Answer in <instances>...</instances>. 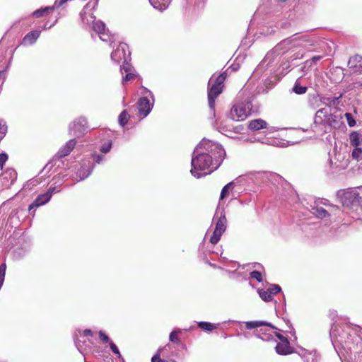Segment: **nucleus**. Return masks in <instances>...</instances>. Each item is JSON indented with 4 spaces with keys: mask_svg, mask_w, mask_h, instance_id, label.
<instances>
[{
    "mask_svg": "<svg viewBox=\"0 0 362 362\" xmlns=\"http://www.w3.org/2000/svg\"><path fill=\"white\" fill-rule=\"evenodd\" d=\"M302 45V40L297 35H294L291 37L284 39L267 54L262 62V65L266 64V66H269L274 61L275 56L283 54L293 47Z\"/></svg>",
    "mask_w": 362,
    "mask_h": 362,
    "instance_id": "3",
    "label": "nucleus"
},
{
    "mask_svg": "<svg viewBox=\"0 0 362 362\" xmlns=\"http://www.w3.org/2000/svg\"><path fill=\"white\" fill-rule=\"evenodd\" d=\"M225 156L221 144L203 139L193 151L190 173L197 178L210 174L221 165Z\"/></svg>",
    "mask_w": 362,
    "mask_h": 362,
    "instance_id": "1",
    "label": "nucleus"
},
{
    "mask_svg": "<svg viewBox=\"0 0 362 362\" xmlns=\"http://www.w3.org/2000/svg\"><path fill=\"white\" fill-rule=\"evenodd\" d=\"M226 73L223 72L220 75L216 76L213 75L208 83V100L209 107L212 112H214L215 99L221 93L223 88V83L226 78Z\"/></svg>",
    "mask_w": 362,
    "mask_h": 362,
    "instance_id": "6",
    "label": "nucleus"
},
{
    "mask_svg": "<svg viewBox=\"0 0 362 362\" xmlns=\"http://www.w3.org/2000/svg\"><path fill=\"white\" fill-rule=\"evenodd\" d=\"M348 65L353 73L362 74V56L356 54L351 57Z\"/></svg>",
    "mask_w": 362,
    "mask_h": 362,
    "instance_id": "17",
    "label": "nucleus"
},
{
    "mask_svg": "<svg viewBox=\"0 0 362 362\" xmlns=\"http://www.w3.org/2000/svg\"><path fill=\"white\" fill-rule=\"evenodd\" d=\"M76 144L75 139H70L59 150L57 156L61 158L68 156L74 148Z\"/></svg>",
    "mask_w": 362,
    "mask_h": 362,
    "instance_id": "20",
    "label": "nucleus"
},
{
    "mask_svg": "<svg viewBox=\"0 0 362 362\" xmlns=\"http://www.w3.org/2000/svg\"><path fill=\"white\" fill-rule=\"evenodd\" d=\"M99 337L100 339L104 342V343H107L110 341H111L108 337V336H107L102 331H100L99 332Z\"/></svg>",
    "mask_w": 362,
    "mask_h": 362,
    "instance_id": "51",
    "label": "nucleus"
},
{
    "mask_svg": "<svg viewBox=\"0 0 362 362\" xmlns=\"http://www.w3.org/2000/svg\"><path fill=\"white\" fill-rule=\"evenodd\" d=\"M310 66H311V62H310L309 60H307L304 63V65L300 69V71L303 72L305 69L310 68Z\"/></svg>",
    "mask_w": 362,
    "mask_h": 362,
    "instance_id": "54",
    "label": "nucleus"
},
{
    "mask_svg": "<svg viewBox=\"0 0 362 362\" xmlns=\"http://www.w3.org/2000/svg\"><path fill=\"white\" fill-rule=\"evenodd\" d=\"M341 114L338 112L337 108L322 107L316 112L314 122L337 128L341 124Z\"/></svg>",
    "mask_w": 362,
    "mask_h": 362,
    "instance_id": "4",
    "label": "nucleus"
},
{
    "mask_svg": "<svg viewBox=\"0 0 362 362\" xmlns=\"http://www.w3.org/2000/svg\"><path fill=\"white\" fill-rule=\"evenodd\" d=\"M141 93L145 96L141 97L137 103V109L140 115L146 117L151 111L153 106V95L151 91L143 87Z\"/></svg>",
    "mask_w": 362,
    "mask_h": 362,
    "instance_id": "9",
    "label": "nucleus"
},
{
    "mask_svg": "<svg viewBox=\"0 0 362 362\" xmlns=\"http://www.w3.org/2000/svg\"><path fill=\"white\" fill-rule=\"evenodd\" d=\"M3 284H4V281H0V289L1 288Z\"/></svg>",
    "mask_w": 362,
    "mask_h": 362,
    "instance_id": "60",
    "label": "nucleus"
},
{
    "mask_svg": "<svg viewBox=\"0 0 362 362\" xmlns=\"http://www.w3.org/2000/svg\"><path fill=\"white\" fill-rule=\"evenodd\" d=\"M274 334H276V336L280 339L281 341L287 340V339L286 337H284L283 335H281L280 334H276V332Z\"/></svg>",
    "mask_w": 362,
    "mask_h": 362,
    "instance_id": "59",
    "label": "nucleus"
},
{
    "mask_svg": "<svg viewBox=\"0 0 362 362\" xmlns=\"http://www.w3.org/2000/svg\"><path fill=\"white\" fill-rule=\"evenodd\" d=\"M98 36L100 39L104 42H107L111 40V37L106 30L105 31H103L101 33H99Z\"/></svg>",
    "mask_w": 362,
    "mask_h": 362,
    "instance_id": "43",
    "label": "nucleus"
},
{
    "mask_svg": "<svg viewBox=\"0 0 362 362\" xmlns=\"http://www.w3.org/2000/svg\"><path fill=\"white\" fill-rule=\"evenodd\" d=\"M337 195L344 207L355 213L356 218H362V186L340 189Z\"/></svg>",
    "mask_w": 362,
    "mask_h": 362,
    "instance_id": "2",
    "label": "nucleus"
},
{
    "mask_svg": "<svg viewBox=\"0 0 362 362\" xmlns=\"http://www.w3.org/2000/svg\"><path fill=\"white\" fill-rule=\"evenodd\" d=\"M7 132V126L4 120L0 119V141L6 136Z\"/></svg>",
    "mask_w": 362,
    "mask_h": 362,
    "instance_id": "38",
    "label": "nucleus"
},
{
    "mask_svg": "<svg viewBox=\"0 0 362 362\" xmlns=\"http://www.w3.org/2000/svg\"><path fill=\"white\" fill-rule=\"evenodd\" d=\"M253 96L247 95L243 100L235 102L230 109L228 117L235 121L245 120L252 112L256 111L253 110Z\"/></svg>",
    "mask_w": 362,
    "mask_h": 362,
    "instance_id": "5",
    "label": "nucleus"
},
{
    "mask_svg": "<svg viewBox=\"0 0 362 362\" xmlns=\"http://www.w3.org/2000/svg\"><path fill=\"white\" fill-rule=\"evenodd\" d=\"M281 66L283 70L288 71L290 69V64L289 62H284L281 64Z\"/></svg>",
    "mask_w": 362,
    "mask_h": 362,
    "instance_id": "57",
    "label": "nucleus"
},
{
    "mask_svg": "<svg viewBox=\"0 0 362 362\" xmlns=\"http://www.w3.org/2000/svg\"><path fill=\"white\" fill-rule=\"evenodd\" d=\"M245 327L248 329H256L255 334L264 341L270 340L273 334L275 333V329H277L271 324L264 321L246 322Z\"/></svg>",
    "mask_w": 362,
    "mask_h": 362,
    "instance_id": "7",
    "label": "nucleus"
},
{
    "mask_svg": "<svg viewBox=\"0 0 362 362\" xmlns=\"http://www.w3.org/2000/svg\"><path fill=\"white\" fill-rule=\"evenodd\" d=\"M320 59H322L321 56H314L312 57L311 60L310 62L315 63L316 62L319 61Z\"/></svg>",
    "mask_w": 362,
    "mask_h": 362,
    "instance_id": "58",
    "label": "nucleus"
},
{
    "mask_svg": "<svg viewBox=\"0 0 362 362\" xmlns=\"http://www.w3.org/2000/svg\"><path fill=\"white\" fill-rule=\"evenodd\" d=\"M226 229V218L225 214L223 213L221 214V216H219L216 224L215 230L213 233L212 236L210 238V242L212 244H216L219 240L223 235V233L225 232Z\"/></svg>",
    "mask_w": 362,
    "mask_h": 362,
    "instance_id": "13",
    "label": "nucleus"
},
{
    "mask_svg": "<svg viewBox=\"0 0 362 362\" xmlns=\"http://www.w3.org/2000/svg\"><path fill=\"white\" fill-rule=\"evenodd\" d=\"M110 347L114 354L117 355L119 358H121L122 356L117 346L112 341H110Z\"/></svg>",
    "mask_w": 362,
    "mask_h": 362,
    "instance_id": "48",
    "label": "nucleus"
},
{
    "mask_svg": "<svg viewBox=\"0 0 362 362\" xmlns=\"http://www.w3.org/2000/svg\"><path fill=\"white\" fill-rule=\"evenodd\" d=\"M105 159V156L102 155H97L95 158V162L97 163H100Z\"/></svg>",
    "mask_w": 362,
    "mask_h": 362,
    "instance_id": "55",
    "label": "nucleus"
},
{
    "mask_svg": "<svg viewBox=\"0 0 362 362\" xmlns=\"http://www.w3.org/2000/svg\"><path fill=\"white\" fill-rule=\"evenodd\" d=\"M129 119V115L128 114L127 111L124 110L119 114L118 121L119 124L122 127H124L127 124Z\"/></svg>",
    "mask_w": 362,
    "mask_h": 362,
    "instance_id": "32",
    "label": "nucleus"
},
{
    "mask_svg": "<svg viewBox=\"0 0 362 362\" xmlns=\"http://www.w3.org/2000/svg\"><path fill=\"white\" fill-rule=\"evenodd\" d=\"M181 332L180 329L173 331L169 336V339L173 343L179 344L180 340L178 337V334Z\"/></svg>",
    "mask_w": 362,
    "mask_h": 362,
    "instance_id": "37",
    "label": "nucleus"
},
{
    "mask_svg": "<svg viewBox=\"0 0 362 362\" xmlns=\"http://www.w3.org/2000/svg\"><path fill=\"white\" fill-rule=\"evenodd\" d=\"M120 70L122 74L126 73L122 79L123 84L134 79L135 75L131 72V66L128 63L123 64Z\"/></svg>",
    "mask_w": 362,
    "mask_h": 362,
    "instance_id": "23",
    "label": "nucleus"
},
{
    "mask_svg": "<svg viewBox=\"0 0 362 362\" xmlns=\"http://www.w3.org/2000/svg\"><path fill=\"white\" fill-rule=\"evenodd\" d=\"M50 199L51 198L49 193H44L38 195L34 202L29 206V211H32L33 209L35 210L37 207L46 204L49 202Z\"/></svg>",
    "mask_w": 362,
    "mask_h": 362,
    "instance_id": "18",
    "label": "nucleus"
},
{
    "mask_svg": "<svg viewBox=\"0 0 362 362\" xmlns=\"http://www.w3.org/2000/svg\"><path fill=\"white\" fill-rule=\"evenodd\" d=\"M6 270V263H2L0 265V281H4Z\"/></svg>",
    "mask_w": 362,
    "mask_h": 362,
    "instance_id": "45",
    "label": "nucleus"
},
{
    "mask_svg": "<svg viewBox=\"0 0 362 362\" xmlns=\"http://www.w3.org/2000/svg\"><path fill=\"white\" fill-rule=\"evenodd\" d=\"M344 116H345V117L346 119L347 123H348L349 127H354L356 124V121L353 118V117H352L351 113L346 112V113L344 114Z\"/></svg>",
    "mask_w": 362,
    "mask_h": 362,
    "instance_id": "42",
    "label": "nucleus"
},
{
    "mask_svg": "<svg viewBox=\"0 0 362 362\" xmlns=\"http://www.w3.org/2000/svg\"><path fill=\"white\" fill-rule=\"evenodd\" d=\"M339 211V209H338L337 211L334 210L332 213H334V214H337V212H336V211Z\"/></svg>",
    "mask_w": 362,
    "mask_h": 362,
    "instance_id": "61",
    "label": "nucleus"
},
{
    "mask_svg": "<svg viewBox=\"0 0 362 362\" xmlns=\"http://www.w3.org/2000/svg\"><path fill=\"white\" fill-rule=\"evenodd\" d=\"M353 84L354 88H362V78L361 80L356 79Z\"/></svg>",
    "mask_w": 362,
    "mask_h": 362,
    "instance_id": "53",
    "label": "nucleus"
},
{
    "mask_svg": "<svg viewBox=\"0 0 362 362\" xmlns=\"http://www.w3.org/2000/svg\"><path fill=\"white\" fill-rule=\"evenodd\" d=\"M197 325L201 329L209 332L218 327V325H214L208 322H199Z\"/></svg>",
    "mask_w": 362,
    "mask_h": 362,
    "instance_id": "31",
    "label": "nucleus"
},
{
    "mask_svg": "<svg viewBox=\"0 0 362 362\" xmlns=\"http://www.w3.org/2000/svg\"><path fill=\"white\" fill-rule=\"evenodd\" d=\"M59 191H60V189L57 187H50L45 193H49L50 198H51L54 193L59 192Z\"/></svg>",
    "mask_w": 362,
    "mask_h": 362,
    "instance_id": "52",
    "label": "nucleus"
},
{
    "mask_svg": "<svg viewBox=\"0 0 362 362\" xmlns=\"http://www.w3.org/2000/svg\"><path fill=\"white\" fill-rule=\"evenodd\" d=\"M305 362H314L316 359V351H308L303 350L300 354Z\"/></svg>",
    "mask_w": 362,
    "mask_h": 362,
    "instance_id": "29",
    "label": "nucleus"
},
{
    "mask_svg": "<svg viewBox=\"0 0 362 362\" xmlns=\"http://www.w3.org/2000/svg\"><path fill=\"white\" fill-rule=\"evenodd\" d=\"M267 123L262 119H253L249 122L248 128L252 131H257L267 128Z\"/></svg>",
    "mask_w": 362,
    "mask_h": 362,
    "instance_id": "22",
    "label": "nucleus"
},
{
    "mask_svg": "<svg viewBox=\"0 0 362 362\" xmlns=\"http://www.w3.org/2000/svg\"><path fill=\"white\" fill-rule=\"evenodd\" d=\"M329 171L334 173L341 170V167L336 158H330L329 160Z\"/></svg>",
    "mask_w": 362,
    "mask_h": 362,
    "instance_id": "34",
    "label": "nucleus"
},
{
    "mask_svg": "<svg viewBox=\"0 0 362 362\" xmlns=\"http://www.w3.org/2000/svg\"><path fill=\"white\" fill-rule=\"evenodd\" d=\"M258 293L259 297L266 302L271 301L272 300L271 293H269V291L267 289H259Z\"/></svg>",
    "mask_w": 362,
    "mask_h": 362,
    "instance_id": "33",
    "label": "nucleus"
},
{
    "mask_svg": "<svg viewBox=\"0 0 362 362\" xmlns=\"http://www.w3.org/2000/svg\"><path fill=\"white\" fill-rule=\"evenodd\" d=\"M5 80V72L4 71H0V86H1Z\"/></svg>",
    "mask_w": 362,
    "mask_h": 362,
    "instance_id": "56",
    "label": "nucleus"
},
{
    "mask_svg": "<svg viewBox=\"0 0 362 362\" xmlns=\"http://www.w3.org/2000/svg\"><path fill=\"white\" fill-rule=\"evenodd\" d=\"M362 155V148L359 146L355 147V148L353 150L351 156L352 158L356 160H358Z\"/></svg>",
    "mask_w": 362,
    "mask_h": 362,
    "instance_id": "40",
    "label": "nucleus"
},
{
    "mask_svg": "<svg viewBox=\"0 0 362 362\" xmlns=\"http://www.w3.org/2000/svg\"><path fill=\"white\" fill-rule=\"evenodd\" d=\"M17 173L14 169L9 168L1 173L0 182L5 187H10L16 180Z\"/></svg>",
    "mask_w": 362,
    "mask_h": 362,
    "instance_id": "15",
    "label": "nucleus"
},
{
    "mask_svg": "<svg viewBox=\"0 0 362 362\" xmlns=\"http://www.w3.org/2000/svg\"><path fill=\"white\" fill-rule=\"evenodd\" d=\"M334 210L337 211L338 207L331 206L329 210H326L324 208H322V206L315 205V206H311L310 211H311L312 214L315 215L316 217H317L319 218H323L327 216H329Z\"/></svg>",
    "mask_w": 362,
    "mask_h": 362,
    "instance_id": "16",
    "label": "nucleus"
},
{
    "mask_svg": "<svg viewBox=\"0 0 362 362\" xmlns=\"http://www.w3.org/2000/svg\"><path fill=\"white\" fill-rule=\"evenodd\" d=\"M321 105V98L317 94L310 95L308 98V105L313 108L316 109Z\"/></svg>",
    "mask_w": 362,
    "mask_h": 362,
    "instance_id": "27",
    "label": "nucleus"
},
{
    "mask_svg": "<svg viewBox=\"0 0 362 362\" xmlns=\"http://www.w3.org/2000/svg\"><path fill=\"white\" fill-rule=\"evenodd\" d=\"M330 338L333 346L346 345L349 334L338 324H334L330 329Z\"/></svg>",
    "mask_w": 362,
    "mask_h": 362,
    "instance_id": "10",
    "label": "nucleus"
},
{
    "mask_svg": "<svg viewBox=\"0 0 362 362\" xmlns=\"http://www.w3.org/2000/svg\"><path fill=\"white\" fill-rule=\"evenodd\" d=\"M276 351L279 354L287 355L291 353V348L289 346L288 340H284L278 343L275 347Z\"/></svg>",
    "mask_w": 362,
    "mask_h": 362,
    "instance_id": "21",
    "label": "nucleus"
},
{
    "mask_svg": "<svg viewBox=\"0 0 362 362\" xmlns=\"http://www.w3.org/2000/svg\"><path fill=\"white\" fill-rule=\"evenodd\" d=\"M129 54L128 45L126 43L121 42L112 52L111 59L115 63L123 62V64H124L127 63Z\"/></svg>",
    "mask_w": 362,
    "mask_h": 362,
    "instance_id": "12",
    "label": "nucleus"
},
{
    "mask_svg": "<svg viewBox=\"0 0 362 362\" xmlns=\"http://www.w3.org/2000/svg\"><path fill=\"white\" fill-rule=\"evenodd\" d=\"M93 168L90 160H83L71 167L70 177L76 182L83 180L90 175Z\"/></svg>",
    "mask_w": 362,
    "mask_h": 362,
    "instance_id": "8",
    "label": "nucleus"
},
{
    "mask_svg": "<svg viewBox=\"0 0 362 362\" xmlns=\"http://www.w3.org/2000/svg\"><path fill=\"white\" fill-rule=\"evenodd\" d=\"M163 350L162 348L158 349L157 351V353L152 357L151 362H164L163 360L160 359V352Z\"/></svg>",
    "mask_w": 362,
    "mask_h": 362,
    "instance_id": "47",
    "label": "nucleus"
},
{
    "mask_svg": "<svg viewBox=\"0 0 362 362\" xmlns=\"http://www.w3.org/2000/svg\"><path fill=\"white\" fill-rule=\"evenodd\" d=\"M54 8H56L54 7L53 5L52 6H48L44 8L37 9L33 13V16L35 18H40L45 14V13L47 12L49 10H53Z\"/></svg>",
    "mask_w": 362,
    "mask_h": 362,
    "instance_id": "35",
    "label": "nucleus"
},
{
    "mask_svg": "<svg viewBox=\"0 0 362 362\" xmlns=\"http://www.w3.org/2000/svg\"><path fill=\"white\" fill-rule=\"evenodd\" d=\"M35 180H33V181H32V184H33V185H35Z\"/></svg>",
    "mask_w": 362,
    "mask_h": 362,
    "instance_id": "63",
    "label": "nucleus"
},
{
    "mask_svg": "<svg viewBox=\"0 0 362 362\" xmlns=\"http://www.w3.org/2000/svg\"><path fill=\"white\" fill-rule=\"evenodd\" d=\"M81 18H82V21L83 23H85V20H84V18L81 16Z\"/></svg>",
    "mask_w": 362,
    "mask_h": 362,
    "instance_id": "62",
    "label": "nucleus"
},
{
    "mask_svg": "<svg viewBox=\"0 0 362 362\" xmlns=\"http://www.w3.org/2000/svg\"><path fill=\"white\" fill-rule=\"evenodd\" d=\"M216 129L221 134H223L227 136H230V134L233 132H238L240 128H239V127H236L235 128H234V131H233L230 128L227 127L226 126L220 124L216 127Z\"/></svg>",
    "mask_w": 362,
    "mask_h": 362,
    "instance_id": "30",
    "label": "nucleus"
},
{
    "mask_svg": "<svg viewBox=\"0 0 362 362\" xmlns=\"http://www.w3.org/2000/svg\"><path fill=\"white\" fill-rule=\"evenodd\" d=\"M233 187V183L232 182H229L228 184H227L226 185H225L222 190H221V195H220V199H224L228 194V192L230 189H232Z\"/></svg>",
    "mask_w": 362,
    "mask_h": 362,
    "instance_id": "39",
    "label": "nucleus"
},
{
    "mask_svg": "<svg viewBox=\"0 0 362 362\" xmlns=\"http://www.w3.org/2000/svg\"><path fill=\"white\" fill-rule=\"evenodd\" d=\"M339 104V98L337 97H322L321 105H325V107L336 108Z\"/></svg>",
    "mask_w": 362,
    "mask_h": 362,
    "instance_id": "24",
    "label": "nucleus"
},
{
    "mask_svg": "<svg viewBox=\"0 0 362 362\" xmlns=\"http://www.w3.org/2000/svg\"><path fill=\"white\" fill-rule=\"evenodd\" d=\"M307 89L308 88L306 86H300L297 81L294 84V86L293 88V91L294 93H296V94L300 95V94L305 93L306 92Z\"/></svg>",
    "mask_w": 362,
    "mask_h": 362,
    "instance_id": "36",
    "label": "nucleus"
},
{
    "mask_svg": "<svg viewBox=\"0 0 362 362\" xmlns=\"http://www.w3.org/2000/svg\"><path fill=\"white\" fill-rule=\"evenodd\" d=\"M349 140L351 146L358 147L362 143V136L357 132H353L349 135Z\"/></svg>",
    "mask_w": 362,
    "mask_h": 362,
    "instance_id": "26",
    "label": "nucleus"
},
{
    "mask_svg": "<svg viewBox=\"0 0 362 362\" xmlns=\"http://www.w3.org/2000/svg\"><path fill=\"white\" fill-rule=\"evenodd\" d=\"M250 277L255 279L257 281L261 282L262 281V274L259 271H253L250 273Z\"/></svg>",
    "mask_w": 362,
    "mask_h": 362,
    "instance_id": "44",
    "label": "nucleus"
},
{
    "mask_svg": "<svg viewBox=\"0 0 362 362\" xmlns=\"http://www.w3.org/2000/svg\"><path fill=\"white\" fill-rule=\"evenodd\" d=\"M8 160V156L6 153L0 154V168L2 169L5 163Z\"/></svg>",
    "mask_w": 362,
    "mask_h": 362,
    "instance_id": "50",
    "label": "nucleus"
},
{
    "mask_svg": "<svg viewBox=\"0 0 362 362\" xmlns=\"http://www.w3.org/2000/svg\"><path fill=\"white\" fill-rule=\"evenodd\" d=\"M78 334L79 335L76 334L75 336V344L78 350L83 354L86 351L91 349L90 341L89 339L86 340L85 337L87 336L92 337L93 332L90 329H86L82 332L79 331Z\"/></svg>",
    "mask_w": 362,
    "mask_h": 362,
    "instance_id": "11",
    "label": "nucleus"
},
{
    "mask_svg": "<svg viewBox=\"0 0 362 362\" xmlns=\"http://www.w3.org/2000/svg\"><path fill=\"white\" fill-rule=\"evenodd\" d=\"M269 291V293L272 296L274 294H276L281 291V287L279 285H272L271 287L268 288Z\"/></svg>",
    "mask_w": 362,
    "mask_h": 362,
    "instance_id": "46",
    "label": "nucleus"
},
{
    "mask_svg": "<svg viewBox=\"0 0 362 362\" xmlns=\"http://www.w3.org/2000/svg\"><path fill=\"white\" fill-rule=\"evenodd\" d=\"M257 175L258 177H262V179H264V178L269 179L271 177L274 176V175H273L271 173H268V172H258L257 173Z\"/></svg>",
    "mask_w": 362,
    "mask_h": 362,
    "instance_id": "49",
    "label": "nucleus"
},
{
    "mask_svg": "<svg viewBox=\"0 0 362 362\" xmlns=\"http://www.w3.org/2000/svg\"><path fill=\"white\" fill-rule=\"evenodd\" d=\"M91 18H94L93 21V29L98 35L101 33L103 31H105V25L103 22L100 21H95L94 17H91Z\"/></svg>",
    "mask_w": 362,
    "mask_h": 362,
    "instance_id": "28",
    "label": "nucleus"
},
{
    "mask_svg": "<svg viewBox=\"0 0 362 362\" xmlns=\"http://www.w3.org/2000/svg\"><path fill=\"white\" fill-rule=\"evenodd\" d=\"M111 148L112 142L110 141H108L102 145L100 148V151L103 153H107L110 151Z\"/></svg>",
    "mask_w": 362,
    "mask_h": 362,
    "instance_id": "41",
    "label": "nucleus"
},
{
    "mask_svg": "<svg viewBox=\"0 0 362 362\" xmlns=\"http://www.w3.org/2000/svg\"><path fill=\"white\" fill-rule=\"evenodd\" d=\"M40 35V31L39 30H33L31 32H29L27 33L23 39L22 40V42L21 43V45L23 46H28L31 45L35 43L37 40L39 38Z\"/></svg>",
    "mask_w": 362,
    "mask_h": 362,
    "instance_id": "19",
    "label": "nucleus"
},
{
    "mask_svg": "<svg viewBox=\"0 0 362 362\" xmlns=\"http://www.w3.org/2000/svg\"><path fill=\"white\" fill-rule=\"evenodd\" d=\"M150 4L156 9L165 10L170 4L171 0H148Z\"/></svg>",
    "mask_w": 362,
    "mask_h": 362,
    "instance_id": "25",
    "label": "nucleus"
},
{
    "mask_svg": "<svg viewBox=\"0 0 362 362\" xmlns=\"http://www.w3.org/2000/svg\"><path fill=\"white\" fill-rule=\"evenodd\" d=\"M87 129V120L83 117H78L69 125L70 134L78 137L82 136Z\"/></svg>",
    "mask_w": 362,
    "mask_h": 362,
    "instance_id": "14",
    "label": "nucleus"
}]
</instances>
